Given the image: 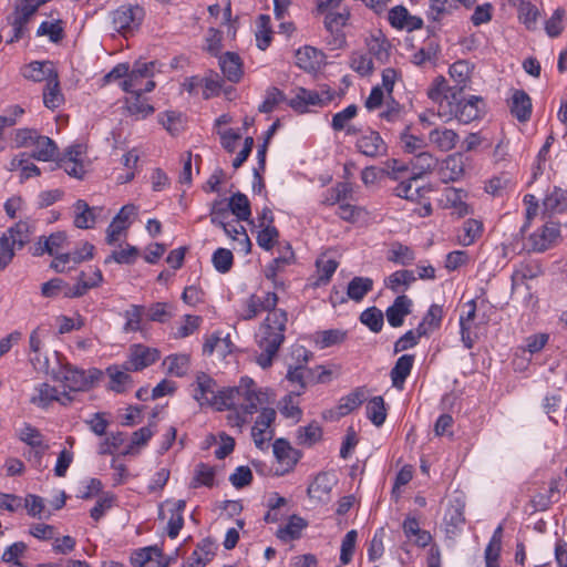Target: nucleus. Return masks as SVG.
<instances>
[{
  "instance_id": "1",
  "label": "nucleus",
  "mask_w": 567,
  "mask_h": 567,
  "mask_svg": "<svg viewBox=\"0 0 567 567\" xmlns=\"http://www.w3.org/2000/svg\"><path fill=\"white\" fill-rule=\"evenodd\" d=\"M278 296L268 291L264 297L256 293L250 295L241 302L238 317L241 320H252L261 311H267L265 320L259 327V339L257 344L261 352L257 357V363L267 369L272 365L274 358L285 342L288 315L285 310L277 308Z\"/></svg>"
},
{
  "instance_id": "2",
  "label": "nucleus",
  "mask_w": 567,
  "mask_h": 567,
  "mask_svg": "<svg viewBox=\"0 0 567 567\" xmlns=\"http://www.w3.org/2000/svg\"><path fill=\"white\" fill-rule=\"evenodd\" d=\"M437 104V114L445 120L455 118L460 123L468 124L482 116L485 103L482 97L471 95L468 99L462 94L447 93L442 100H432Z\"/></svg>"
},
{
  "instance_id": "3",
  "label": "nucleus",
  "mask_w": 567,
  "mask_h": 567,
  "mask_svg": "<svg viewBox=\"0 0 567 567\" xmlns=\"http://www.w3.org/2000/svg\"><path fill=\"white\" fill-rule=\"evenodd\" d=\"M472 71L473 66L468 61L458 60L454 62L449 69V74L454 84L449 85L443 76L435 78L427 90L429 99L442 100V96H445L447 93L463 94L470 87Z\"/></svg>"
},
{
  "instance_id": "4",
  "label": "nucleus",
  "mask_w": 567,
  "mask_h": 567,
  "mask_svg": "<svg viewBox=\"0 0 567 567\" xmlns=\"http://www.w3.org/2000/svg\"><path fill=\"white\" fill-rule=\"evenodd\" d=\"M226 401H221L220 404L226 409L240 408L248 415L256 413L262 403L264 393L257 390L252 379L247 377L241 378L238 386L226 388Z\"/></svg>"
},
{
  "instance_id": "5",
  "label": "nucleus",
  "mask_w": 567,
  "mask_h": 567,
  "mask_svg": "<svg viewBox=\"0 0 567 567\" xmlns=\"http://www.w3.org/2000/svg\"><path fill=\"white\" fill-rule=\"evenodd\" d=\"M155 62L135 61L130 70L127 79L120 83L121 89L126 93L152 92L156 83L153 81Z\"/></svg>"
},
{
  "instance_id": "6",
  "label": "nucleus",
  "mask_w": 567,
  "mask_h": 567,
  "mask_svg": "<svg viewBox=\"0 0 567 567\" xmlns=\"http://www.w3.org/2000/svg\"><path fill=\"white\" fill-rule=\"evenodd\" d=\"M101 377L102 371L99 369L93 368L85 371L65 363L61 365L56 380L63 382L64 388H68L70 392H81L90 390Z\"/></svg>"
},
{
  "instance_id": "7",
  "label": "nucleus",
  "mask_w": 567,
  "mask_h": 567,
  "mask_svg": "<svg viewBox=\"0 0 567 567\" xmlns=\"http://www.w3.org/2000/svg\"><path fill=\"white\" fill-rule=\"evenodd\" d=\"M330 374L331 372L322 365H318L316 370H312L305 364H298L295 367L289 365L286 379L295 388L290 392L299 396L303 393L308 383H323Z\"/></svg>"
},
{
  "instance_id": "8",
  "label": "nucleus",
  "mask_w": 567,
  "mask_h": 567,
  "mask_svg": "<svg viewBox=\"0 0 567 567\" xmlns=\"http://www.w3.org/2000/svg\"><path fill=\"white\" fill-rule=\"evenodd\" d=\"M226 389L217 390L216 381L205 372H199L196 375V389L194 399L200 406L208 405L217 411H224L226 406L221 405V401H226Z\"/></svg>"
},
{
  "instance_id": "9",
  "label": "nucleus",
  "mask_w": 567,
  "mask_h": 567,
  "mask_svg": "<svg viewBox=\"0 0 567 567\" xmlns=\"http://www.w3.org/2000/svg\"><path fill=\"white\" fill-rule=\"evenodd\" d=\"M145 18V9L140 4L125 3L112 12V23L120 33L138 29Z\"/></svg>"
},
{
  "instance_id": "10",
  "label": "nucleus",
  "mask_w": 567,
  "mask_h": 567,
  "mask_svg": "<svg viewBox=\"0 0 567 567\" xmlns=\"http://www.w3.org/2000/svg\"><path fill=\"white\" fill-rule=\"evenodd\" d=\"M334 92L323 90L321 92L297 87L296 94L288 101V105L297 113L303 114L310 111L311 106H324L333 100Z\"/></svg>"
},
{
  "instance_id": "11",
  "label": "nucleus",
  "mask_w": 567,
  "mask_h": 567,
  "mask_svg": "<svg viewBox=\"0 0 567 567\" xmlns=\"http://www.w3.org/2000/svg\"><path fill=\"white\" fill-rule=\"evenodd\" d=\"M544 219V225L529 236V245L533 251L544 252L560 240L563 221L560 219Z\"/></svg>"
},
{
  "instance_id": "12",
  "label": "nucleus",
  "mask_w": 567,
  "mask_h": 567,
  "mask_svg": "<svg viewBox=\"0 0 567 567\" xmlns=\"http://www.w3.org/2000/svg\"><path fill=\"white\" fill-rule=\"evenodd\" d=\"M350 19V12L343 10L342 12H328L324 17L323 24L327 32L330 34L328 45L331 50H339L346 47L347 39L343 28Z\"/></svg>"
},
{
  "instance_id": "13",
  "label": "nucleus",
  "mask_w": 567,
  "mask_h": 567,
  "mask_svg": "<svg viewBox=\"0 0 567 567\" xmlns=\"http://www.w3.org/2000/svg\"><path fill=\"white\" fill-rule=\"evenodd\" d=\"M137 214V207L134 204L124 205L114 216L111 224L106 228V243L114 245L120 240L123 233L130 228L132 218Z\"/></svg>"
},
{
  "instance_id": "14",
  "label": "nucleus",
  "mask_w": 567,
  "mask_h": 567,
  "mask_svg": "<svg viewBox=\"0 0 567 567\" xmlns=\"http://www.w3.org/2000/svg\"><path fill=\"white\" fill-rule=\"evenodd\" d=\"M359 153L367 157L377 158L388 154V145L377 131L362 134L355 142Z\"/></svg>"
},
{
  "instance_id": "15",
  "label": "nucleus",
  "mask_w": 567,
  "mask_h": 567,
  "mask_svg": "<svg viewBox=\"0 0 567 567\" xmlns=\"http://www.w3.org/2000/svg\"><path fill=\"white\" fill-rule=\"evenodd\" d=\"M542 207L543 218L558 219L557 216L563 215L567 209V190L554 187L545 196Z\"/></svg>"
},
{
  "instance_id": "16",
  "label": "nucleus",
  "mask_w": 567,
  "mask_h": 567,
  "mask_svg": "<svg viewBox=\"0 0 567 567\" xmlns=\"http://www.w3.org/2000/svg\"><path fill=\"white\" fill-rule=\"evenodd\" d=\"M159 359V351L155 348H148L143 344H136L132 348L131 355L126 362L125 369L141 371Z\"/></svg>"
},
{
  "instance_id": "17",
  "label": "nucleus",
  "mask_w": 567,
  "mask_h": 567,
  "mask_svg": "<svg viewBox=\"0 0 567 567\" xmlns=\"http://www.w3.org/2000/svg\"><path fill=\"white\" fill-rule=\"evenodd\" d=\"M413 301L404 293L399 295L385 310L388 323L392 328L402 327L404 319L412 312Z\"/></svg>"
},
{
  "instance_id": "18",
  "label": "nucleus",
  "mask_w": 567,
  "mask_h": 567,
  "mask_svg": "<svg viewBox=\"0 0 567 567\" xmlns=\"http://www.w3.org/2000/svg\"><path fill=\"white\" fill-rule=\"evenodd\" d=\"M507 106L511 114L519 122L524 123L530 118L532 101L525 91L515 89L511 90V95L507 99Z\"/></svg>"
},
{
  "instance_id": "19",
  "label": "nucleus",
  "mask_w": 567,
  "mask_h": 567,
  "mask_svg": "<svg viewBox=\"0 0 567 567\" xmlns=\"http://www.w3.org/2000/svg\"><path fill=\"white\" fill-rule=\"evenodd\" d=\"M464 508L465 503L460 497H455L454 499L450 501L444 514L446 533L455 534L464 526Z\"/></svg>"
},
{
  "instance_id": "20",
  "label": "nucleus",
  "mask_w": 567,
  "mask_h": 567,
  "mask_svg": "<svg viewBox=\"0 0 567 567\" xmlns=\"http://www.w3.org/2000/svg\"><path fill=\"white\" fill-rule=\"evenodd\" d=\"M415 361L414 354H402L398 358L394 367L390 371L392 386L403 390L408 377L411 374Z\"/></svg>"
},
{
  "instance_id": "21",
  "label": "nucleus",
  "mask_w": 567,
  "mask_h": 567,
  "mask_svg": "<svg viewBox=\"0 0 567 567\" xmlns=\"http://www.w3.org/2000/svg\"><path fill=\"white\" fill-rule=\"evenodd\" d=\"M219 68L224 76L233 83H238L244 74L240 56L235 52H225L219 55Z\"/></svg>"
},
{
  "instance_id": "22",
  "label": "nucleus",
  "mask_w": 567,
  "mask_h": 567,
  "mask_svg": "<svg viewBox=\"0 0 567 567\" xmlns=\"http://www.w3.org/2000/svg\"><path fill=\"white\" fill-rule=\"evenodd\" d=\"M445 206L452 209V214L456 217H464L470 213V207L465 199L467 193L462 188L446 187L443 192Z\"/></svg>"
},
{
  "instance_id": "23",
  "label": "nucleus",
  "mask_w": 567,
  "mask_h": 567,
  "mask_svg": "<svg viewBox=\"0 0 567 567\" xmlns=\"http://www.w3.org/2000/svg\"><path fill=\"white\" fill-rule=\"evenodd\" d=\"M464 174V162L461 154L449 155L439 169L440 179L443 183L458 181Z\"/></svg>"
},
{
  "instance_id": "24",
  "label": "nucleus",
  "mask_w": 567,
  "mask_h": 567,
  "mask_svg": "<svg viewBox=\"0 0 567 567\" xmlns=\"http://www.w3.org/2000/svg\"><path fill=\"white\" fill-rule=\"evenodd\" d=\"M53 73H58L51 61H33L24 66L22 75L33 82H48Z\"/></svg>"
},
{
  "instance_id": "25",
  "label": "nucleus",
  "mask_w": 567,
  "mask_h": 567,
  "mask_svg": "<svg viewBox=\"0 0 567 567\" xmlns=\"http://www.w3.org/2000/svg\"><path fill=\"white\" fill-rule=\"evenodd\" d=\"M430 143L441 152H449L456 146L458 135L453 130L436 127L429 133Z\"/></svg>"
},
{
  "instance_id": "26",
  "label": "nucleus",
  "mask_w": 567,
  "mask_h": 567,
  "mask_svg": "<svg viewBox=\"0 0 567 567\" xmlns=\"http://www.w3.org/2000/svg\"><path fill=\"white\" fill-rule=\"evenodd\" d=\"M334 485L333 476L329 473H319L313 482L308 486L307 493L309 497L318 501H324L329 497Z\"/></svg>"
},
{
  "instance_id": "27",
  "label": "nucleus",
  "mask_w": 567,
  "mask_h": 567,
  "mask_svg": "<svg viewBox=\"0 0 567 567\" xmlns=\"http://www.w3.org/2000/svg\"><path fill=\"white\" fill-rule=\"evenodd\" d=\"M19 439L29 446L35 449L34 456L39 460L42 458L43 454L49 449V446L44 444L41 432L29 423H24L20 431Z\"/></svg>"
},
{
  "instance_id": "28",
  "label": "nucleus",
  "mask_w": 567,
  "mask_h": 567,
  "mask_svg": "<svg viewBox=\"0 0 567 567\" xmlns=\"http://www.w3.org/2000/svg\"><path fill=\"white\" fill-rule=\"evenodd\" d=\"M307 526L308 522L305 518L291 515L288 523L284 527L278 528L276 536L284 543L296 540L301 537V533Z\"/></svg>"
},
{
  "instance_id": "29",
  "label": "nucleus",
  "mask_w": 567,
  "mask_h": 567,
  "mask_svg": "<svg viewBox=\"0 0 567 567\" xmlns=\"http://www.w3.org/2000/svg\"><path fill=\"white\" fill-rule=\"evenodd\" d=\"M443 316L444 311L442 306L436 303L431 305L422 321L416 327L420 334L426 337L434 330H437L442 324Z\"/></svg>"
},
{
  "instance_id": "30",
  "label": "nucleus",
  "mask_w": 567,
  "mask_h": 567,
  "mask_svg": "<svg viewBox=\"0 0 567 567\" xmlns=\"http://www.w3.org/2000/svg\"><path fill=\"white\" fill-rule=\"evenodd\" d=\"M272 450L278 462L290 467L295 466L301 457V453L293 449L286 439H277L272 444Z\"/></svg>"
},
{
  "instance_id": "31",
  "label": "nucleus",
  "mask_w": 567,
  "mask_h": 567,
  "mask_svg": "<svg viewBox=\"0 0 567 567\" xmlns=\"http://www.w3.org/2000/svg\"><path fill=\"white\" fill-rule=\"evenodd\" d=\"M74 226L80 229L93 228L96 215L94 208L90 207L89 204L83 199H78L74 203Z\"/></svg>"
},
{
  "instance_id": "32",
  "label": "nucleus",
  "mask_w": 567,
  "mask_h": 567,
  "mask_svg": "<svg viewBox=\"0 0 567 567\" xmlns=\"http://www.w3.org/2000/svg\"><path fill=\"white\" fill-rule=\"evenodd\" d=\"M64 102V96L60 89L59 74L53 73L51 80H49L43 90V103L45 107L55 110L61 106Z\"/></svg>"
},
{
  "instance_id": "33",
  "label": "nucleus",
  "mask_w": 567,
  "mask_h": 567,
  "mask_svg": "<svg viewBox=\"0 0 567 567\" xmlns=\"http://www.w3.org/2000/svg\"><path fill=\"white\" fill-rule=\"evenodd\" d=\"M416 277L413 270H396L385 278L384 285L391 291L398 293L406 290L414 281Z\"/></svg>"
},
{
  "instance_id": "34",
  "label": "nucleus",
  "mask_w": 567,
  "mask_h": 567,
  "mask_svg": "<svg viewBox=\"0 0 567 567\" xmlns=\"http://www.w3.org/2000/svg\"><path fill=\"white\" fill-rule=\"evenodd\" d=\"M33 147L34 150L30 154V157L38 161L49 162L54 159L58 154V146L55 142L48 136L40 135L35 140Z\"/></svg>"
},
{
  "instance_id": "35",
  "label": "nucleus",
  "mask_w": 567,
  "mask_h": 567,
  "mask_svg": "<svg viewBox=\"0 0 567 567\" xmlns=\"http://www.w3.org/2000/svg\"><path fill=\"white\" fill-rule=\"evenodd\" d=\"M437 164V159L429 152H420L411 161L412 179H417L430 173Z\"/></svg>"
},
{
  "instance_id": "36",
  "label": "nucleus",
  "mask_w": 567,
  "mask_h": 567,
  "mask_svg": "<svg viewBox=\"0 0 567 567\" xmlns=\"http://www.w3.org/2000/svg\"><path fill=\"white\" fill-rule=\"evenodd\" d=\"M367 400L364 386H358L348 395L342 396L338 404V412L341 416L348 415L358 409Z\"/></svg>"
},
{
  "instance_id": "37",
  "label": "nucleus",
  "mask_w": 567,
  "mask_h": 567,
  "mask_svg": "<svg viewBox=\"0 0 567 567\" xmlns=\"http://www.w3.org/2000/svg\"><path fill=\"white\" fill-rule=\"evenodd\" d=\"M440 51V44L434 40H429L412 55L411 62L416 66H424L426 63L434 64Z\"/></svg>"
},
{
  "instance_id": "38",
  "label": "nucleus",
  "mask_w": 567,
  "mask_h": 567,
  "mask_svg": "<svg viewBox=\"0 0 567 567\" xmlns=\"http://www.w3.org/2000/svg\"><path fill=\"white\" fill-rule=\"evenodd\" d=\"M230 213L236 216L238 221H248L251 216V207L248 197L237 192L228 199Z\"/></svg>"
},
{
  "instance_id": "39",
  "label": "nucleus",
  "mask_w": 567,
  "mask_h": 567,
  "mask_svg": "<svg viewBox=\"0 0 567 567\" xmlns=\"http://www.w3.org/2000/svg\"><path fill=\"white\" fill-rule=\"evenodd\" d=\"M131 96L126 97L125 105L127 112L136 118H145L154 112V107L143 99V93H130Z\"/></svg>"
},
{
  "instance_id": "40",
  "label": "nucleus",
  "mask_w": 567,
  "mask_h": 567,
  "mask_svg": "<svg viewBox=\"0 0 567 567\" xmlns=\"http://www.w3.org/2000/svg\"><path fill=\"white\" fill-rule=\"evenodd\" d=\"M216 470L214 466L200 462L195 466L194 476L190 482V487L197 488L199 486L213 487L215 483Z\"/></svg>"
},
{
  "instance_id": "41",
  "label": "nucleus",
  "mask_w": 567,
  "mask_h": 567,
  "mask_svg": "<svg viewBox=\"0 0 567 567\" xmlns=\"http://www.w3.org/2000/svg\"><path fill=\"white\" fill-rule=\"evenodd\" d=\"M295 260V254L289 244L286 245V251L284 255L272 259L265 269L264 274L268 280H275V277L278 276L280 271L288 265H291Z\"/></svg>"
},
{
  "instance_id": "42",
  "label": "nucleus",
  "mask_w": 567,
  "mask_h": 567,
  "mask_svg": "<svg viewBox=\"0 0 567 567\" xmlns=\"http://www.w3.org/2000/svg\"><path fill=\"white\" fill-rule=\"evenodd\" d=\"M373 289V280L369 277L352 278L347 288L348 297L353 301H361Z\"/></svg>"
},
{
  "instance_id": "43",
  "label": "nucleus",
  "mask_w": 567,
  "mask_h": 567,
  "mask_svg": "<svg viewBox=\"0 0 567 567\" xmlns=\"http://www.w3.org/2000/svg\"><path fill=\"white\" fill-rule=\"evenodd\" d=\"M190 358L188 354H169L164 359L163 364L167 367V373L177 378L187 374L189 370Z\"/></svg>"
},
{
  "instance_id": "44",
  "label": "nucleus",
  "mask_w": 567,
  "mask_h": 567,
  "mask_svg": "<svg viewBox=\"0 0 567 567\" xmlns=\"http://www.w3.org/2000/svg\"><path fill=\"white\" fill-rule=\"evenodd\" d=\"M9 244L22 248L29 240L32 234V227L29 221L20 220L13 227L8 229Z\"/></svg>"
},
{
  "instance_id": "45",
  "label": "nucleus",
  "mask_w": 567,
  "mask_h": 567,
  "mask_svg": "<svg viewBox=\"0 0 567 567\" xmlns=\"http://www.w3.org/2000/svg\"><path fill=\"white\" fill-rule=\"evenodd\" d=\"M106 371L110 377L109 390L124 393L132 386L133 379L126 372L117 370L116 367H109Z\"/></svg>"
},
{
  "instance_id": "46",
  "label": "nucleus",
  "mask_w": 567,
  "mask_h": 567,
  "mask_svg": "<svg viewBox=\"0 0 567 567\" xmlns=\"http://www.w3.org/2000/svg\"><path fill=\"white\" fill-rule=\"evenodd\" d=\"M388 260L396 265L409 266L415 260V254L409 246L396 241L391 245Z\"/></svg>"
},
{
  "instance_id": "47",
  "label": "nucleus",
  "mask_w": 567,
  "mask_h": 567,
  "mask_svg": "<svg viewBox=\"0 0 567 567\" xmlns=\"http://www.w3.org/2000/svg\"><path fill=\"white\" fill-rule=\"evenodd\" d=\"M186 508V502L184 499H178L174 503V507L172 508V515L167 523V535L169 538L174 539L178 536L181 529L184 526V511Z\"/></svg>"
},
{
  "instance_id": "48",
  "label": "nucleus",
  "mask_w": 567,
  "mask_h": 567,
  "mask_svg": "<svg viewBox=\"0 0 567 567\" xmlns=\"http://www.w3.org/2000/svg\"><path fill=\"white\" fill-rule=\"evenodd\" d=\"M367 417L375 426H381L386 419V409L384 400L381 395L373 396L370 399L365 406Z\"/></svg>"
},
{
  "instance_id": "49",
  "label": "nucleus",
  "mask_w": 567,
  "mask_h": 567,
  "mask_svg": "<svg viewBox=\"0 0 567 567\" xmlns=\"http://www.w3.org/2000/svg\"><path fill=\"white\" fill-rule=\"evenodd\" d=\"M145 313V307L141 305H131L128 309H126L123 313V317L125 318V323L123 327V331L128 332H136L142 330V318Z\"/></svg>"
},
{
  "instance_id": "50",
  "label": "nucleus",
  "mask_w": 567,
  "mask_h": 567,
  "mask_svg": "<svg viewBox=\"0 0 567 567\" xmlns=\"http://www.w3.org/2000/svg\"><path fill=\"white\" fill-rule=\"evenodd\" d=\"M322 437V429L317 422H311L307 426L298 429V444L305 446H312Z\"/></svg>"
},
{
  "instance_id": "51",
  "label": "nucleus",
  "mask_w": 567,
  "mask_h": 567,
  "mask_svg": "<svg viewBox=\"0 0 567 567\" xmlns=\"http://www.w3.org/2000/svg\"><path fill=\"white\" fill-rule=\"evenodd\" d=\"M405 115V109L394 100L388 101L385 110L379 114L382 121H385L393 125L402 124L403 126L404 124H406L404 120Z\"/></svg>"
},
{
  "instance_id": "52",
  "label": "nucleus",
  "mask_w": 567,
  "mask_h": 567,
  "mask_svg": "<svg viewBox=\"0 0 567 567\" xmlns=\"http://www.w3.org/2000/svg\"><path fill=\"white\" fill-rule=\"evenodd\" d=\"M360 321L367 326L372 332L378 333L382 330L384 324V315L377 307H370L363 310L360 315Z\"/></svg>"
},
{
  "instance_id": "53",
  "label": "nucleus",
  "mask_w": 567,
  "mask_h": 567,
  "mask_svg": "<svg viewBox=\"0 0 567 567\" xmlns=\"http://www.w3.org/2000/svg\"><path fill=\"white\" fill-rule=\"evenodd\" d=\"M62 23V20H56L54 22L43 21L37 30V37L47 35L53 43L61 42L64 38V29Z\"/></svg>"
},
{
  "instance_id": "54",
  "label": "nucleus",
  "mask_w": 567,
  "mask_h": 567,
  "mask_svg": "<svg viewBox=\"0 0 567 567\" xmlns=\"http://www.w3.org/2000/svg\"><path fill=\"white\" fill-rule=\"evenodd\" d=\"M257 28L256 32V41L257 47L260 50H266L271 42V25H270V17L267 14H260L257 19Z\"/></svg>"
},
{
  "instance_id": "55",
  "label": "nucleus",
  "mask_w": 567,
  "mask_h": 567,
  "mask_svg": "<svg viewBox=\"0 0 567 567\" xmlns=\"http://www.w3.org/2000/svg\"><path fill=\"white\" fill-rule=\"evenodd\" d=\"M38 394L32 396L31 402L42 409L48 408L58 399V389L49 383H41L37 388Z\"/></svg>"
},
{
  "instance_id": "56",
  "label": "nucleus",
  "mask_w": 567,
  "mask_h": 567,
  "mask_svg": "<svg viewBox=\"0 0 567 567\" xmlns=\"http://www.w3.org/2000/svg\"><path fill=\"white\" fill-rule=\"evenodd\" d=\"M138 256V248L127 244L124 249L114 250L109 257H106L104 262L110 264L111 261H115L120 265H133Z\"/></svg>"
},
{
  "instance_id": "57",
  "label": "nucleus",
  "mask_w": 567,
  "mask_h": 567,
  "mask_svg": "<svg viewBox=\"0 0 567 567\" xmlns=\"http://www.w3.org/2000/svg\"><path fill=\"white\" fill-rule=\"evenodd\" d=\"M538 16V9L530 2L520 1L518 3V20L526 27V29H536Z\"/></svg>"
},
{
  "instance_id": "58",
  "label": "nucleus",
  "mask_w": 567,
  "mask_h": 567,
  "mask_svg": "<svg viewBox=\"0 0 567 567\" xmlns=\"http://www.w3.org/2000/svg\"><path fill=\"white\" fill-rule=\"evenodd\" d=\"M145 315L150 321L164 323L173 316L172 306L167 302H155L145 308Z\"/></svg>"
},
{
  "instance_id": "59",
  "label": "nucleus",
  "mask_w": 567,
  "mask_h": 567,
  "mask_svg": "<svg viewBox=\"0 0 567 567\" xmlns=\"http://www.w3.org/2000/svg\"><path fill=\"white\" fill-rule=\"evenodd\" d=\"M163 551L157 546H146L134 550L131 555V564L135 567H144L153 557H162Z\"/></svg>"
},
{
  "instance_id": "60",
  "label": "nucleus",
  "mask_w": 567,
  "mask_h": 567,
  "mask_svg": "<svg viewBox=\"0 0 567 567\" xmlns=\"http://www.w3.org/2000/svg\"><path fill=\"white\" fill-rule=\"evenodd\" d=\"M212 262L218 272L227 274L234 265V255L227 248H217L212 256Z\"/></svg>"
},
{
  "instance_id": "61",
  "label": "nucleus",
  "mask_w": 567,
  "mask_h": 567,
  "mask_svg": "<svg viewBox=\"0 0 567 567\" xmlns=\"http://www.w3.org/2000/svg\"><path fill=\"white\" fill-rule=\"evenodd\" d=\"M453 1L454 0H430L427 19L439 22L445 16L451 14L454 8Z\"/></svg>"
},
{
  "instance_id": "62",
  "label": "nucleus",
  "mask_w": 567,
  "mask_h": 567,
  "mask_svg": "<svg viewBox=\"0 0 567 567\" xmlns=\"http://www.w3.org/2000/svg\"><path fill=\"white\" fill-rule=\"evenodd\" d=\"M424 334H420L417 328L414 330L406 331L403 336H401L393 346V353L398 354L400 352L412 349L419 344V341Z\"/></svg>"
},
{
  "instance_id": "63",
  "label": "nucleus",
  "mask_w": 567,
  "mask_h": 567,
  "mask_svg": "<svg viewBox=\"0 0 567 567\" xmlns=\"http://www.w3.org/2000/svg\"><path fill=\"white\" fill-rule=\"evenodd\" d=\"M202 81V85L204 86V99L208 100L212 96H216L220 93L224 80L219 76L218 73L209 71V73L203 78Z\"/></svg>"
},
{
  "instance_id": "64",
  "label": "nucleus",
  "mask_w": 567,
  "mask_h": 567,
  "mask_svg": "<svg viewBox=\"0 0 567 567\" xmlns=\"http://www.w3.org/2000/svg\"><path fill=\"white\" fill-rule=\"evenodd\" d=\"M230 209L228 203L226 204L223 199H216L212 203L210 207V223L215 226H224L228 221Z\"/></svg>"
}]
</instances>
